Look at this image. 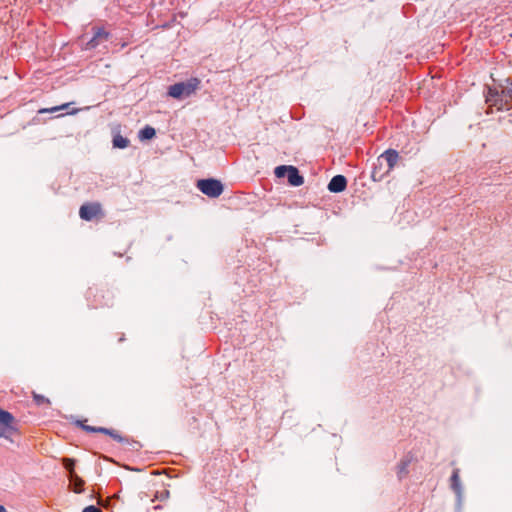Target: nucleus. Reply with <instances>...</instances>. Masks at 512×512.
Masks as SVG:
<instances>
[{"label":"nucleus","instance_id":"nucleus-1","mask_svg":"<svg viewBox=\"0 0 512 512\" xmlns=\"http://www.w3.org/2000/svg\"><path fill=\"white\" fill-rule=\"evenodd\" d=\"M200 80L191 78L186 82H179L171 85L168 89V95L175 99H181L193 94L199 87Z\"/></svg>","mask_w":512,"mask_h":512},{"label":"nucleus","instance_id":"nucleus-2","mask_svg":"<svg viewBox=\"0 0 512 512\" xmlns=\"http://www.w3.org/2000/svg\"><path fill=\"white\" fill-rule=\"evenodd\" d=\"M197 188L211 198L220 196L224 189L222 183L213 178L198 180Z\"/></svg>","mask_w":512,"mask_h":512},{"label":"nucleus","instance_id":"nucleus-3","mask_svg":"<svg viewBox=\"0 0 512 512\" xmlns=\"http://www.w3.org/2000/svg\"><path fill=\"white\" fill-rule=\"evenodd\" d=\"M275 175L279 178L287 176L288 182L292 186H300L304 183V178L294 166L281 165L275 168Z\"/></svg>","mask_w":512,"mask_h":512},{"label":"nucleus","instance_id":"nucleus-4","mask_svg":"<svg viewBox=\"0 0 512 512\" xmlns=\"http://www.w3.org/2000/svg\"><path fill=\"white\" fill-rule=\"evenodd\" d=\"M79 215L85 221L101 218L103 217L102 206L97 202L85 203L80 207Z\"/></svg>","mask_w":512,"mask_h":512},{"label":"nucleus","instance_id":"nucleus-5","mask_svg":"<svg viewBox=\"0 0 512 512\" xmlns=\"http://www.w3.org/2000/svg\"><path fill=\"white\" fill-rule=\"evenodd\" d=\"M0 428L3 431L6 439H9L11 435L17 433L14 416L10 412L3 409H0Z\"/></svg>","mask_w":512,"mask_h":512},{"label":"nucleus","instance_id":"nucleus-6","mask_svg":"<svg viewBox=\"0 0 512 512\" xmlns=\"http://www.w3.org/2000/svg\"><path fill=\"white\" fill-rule=\"evenodd\" d=\"M86 420L82 421V420H77L76 421V425L81 427L84 431L86 432H89V433H103V434H106L108 436H110L111 438H113L114 440H116L117 442H125L126 439L121 436V434H119L116 430H113V429H108V428H104V427H94V426H90V425H87L85 424Z\"/></svg>","mask_w":512,"mask_h":512},{"label":"nucleus","instance_id":"nucleus-7","mask_svg":"<svg viewBox=\"0 0 512 512\" xmlns=\"http://www.w3.org/2000/svg\"><path fill=\"white\" fill-rule=\"evenodd\" d=\"M109 32L103 28H95L93 37L86 42L85 49L92 50L109 40Z\"/></svg>","mask_w":512,"mask_h":512},{"label":"nucleus","instance_id":"nucleus-8","mask_svg":"<svg viewBox=\"0 0 512 512\" xmlns=\"http://www.w3.org/2000/svg\"><path fill=\"white\" fill-rule=\"evenodd\" d=\"M346 187L347 179L343 175L334 176L328 184V190L333 193H340L344 191Z\"/></svg>","mask_w":512,"mask_h":512},{"label":"nucleus","instance_id":"nucleus-9","mask_svg":"<svg viewBox=\"0 0 512 512\" xmlns=\"http://www.w3.org/2000/svg\"><path fill=\"white\" fill-rule=\"evenodd\" d=\"M381 157L386 160L387 165H388V171H391L398 162L399 154L396 150L389 149V150L385 151L381 155Z\"/></svg>","mask_w":512,"mask_h":512},{"label":"nucleus","instance_id":"nucleus-10","mask_svg":"<svg viewBox=\"0 0 512 512\" xmlns=\"http://www.w3.org/2000/svg\"><path fill=\"white\" fill-rule=\"evenodd\" d=\"M411 463L410 458L402 459L397 466V475L401 479L408 474V467Z\"/></svg>","mask_w":512,"mask_h":512},{"label":"nucleus","instance_id":"nucleus-11","mask_svg":"<svg viewBox=\"0 0 512 512\" xmlns=\"http://www.w3.org/2000/svg\"><path fill=\"white\" fill-rule=\"evenodd\" d=\"M156 134V131L151 126H145L139 133V137L143 140L152 139Z\"/></svg>","mask_w":512,"mask_h":512},{"label":"nucleus","instance_id":"nucleus-12","mask_svg":"<svg viewBox=\"0 0 512 512\" xmlns=\"http://www.w3.org/2000/svg\"><path fill=\"white\" fill-rule=\"evenodd\" d=\"M451 487L454 491L457 493L460 492V476H459V469H455L451 476Z\"/></svg>","mask_w":512,"mask_h":512},{"label":"nucleus","instance_id":"nucleus-13","mask_svg":"<svg viewBox=\"0 0 512 512\" xmlns=\"http://www.w3.org/2000/svg\"><path fill=\"white\" fill-rule=\"evenodd\" d=\"M129 145V140L121 135H117L113 138V146L116 148H126Z\"/></svg>","mask_w":512,"mask_h":512},{"label":"nucleus","instance_id":"nucleus-14","mask_svg":"<svg viewBox=\"0 0 512 512\" xmlns=\"http://www.w3.org/2000/svg\"><path fill=\"white\" fill-rule=\"evenodd\" d=\"M32 397L38 406L51 404V401L47 397H45L44 395L38 394L36 392H32Z\"/></svg>","mask_w":512,"mask_h":512},{"label":"nucleus","instance_id":"nucleus-15","mask_svg":"<svg viewBox=\"0 0 512 512\" xmlns=\"http://www.w3.org/2000/svg\"><path fill=\"white\" fill-rule=\"evenodd\" d=\"M70 480L74 482V492L81 493L84 481L77 474L70 477Z\"/></svg>","mask_w":512,"mask_h":512},{"label":"nucleus","instance_id":"nucleus-16","mask_svg":"<svg viewBox=\"0 0 512 512\" xmlns=\"http://www.w3.org/2000/svg\"><path fill=\"white\" fill-rule=\"evenodd\" d=\"M74 465H75V461L73 459H70V458L63 459V466L65 467L66 470L69 471L70 477H73L74 475H76L74 473Z\"/></svg>","mask_w":512,"mask_h":512},{"label":"nucleus","instance_id":"nucleus-17","mask_svg":"<svg viewBox=\"0 0 512 512\" xmlns=\"http://www.w3.org/2000/svg\"><path fill=\"white\" fill-rule=\"evenodd\" d=\"M68 106H69V103H65V104H62L60 106H55V107H52V108H42L38 112L40 114H43V113H53V112H57L59 110L66 109Z\"/></svg>","mask_w":512,"mask_h":512},{"label":"nucleus","instance_id":"nucleus-18","mask_svg":"<svg viewBox=\"0 0 512 512\" xmlns=\"http://www.w3.org/2000/svg\"><path fill=\"white\" fill-rule=\"evenodd\" d=\"M169 496H170V492H169V490H167V489H165V488H164V489H163V490H161V491H157V493H156V495H155V498H156V499H159V500H161V501H163V500L168 499V498H169Z\"/></svg>","mask_w":512,"mask_h":512},{"label":"nucleus","instance_id":"nucleus-19","mask_svg":"<svg viewBox=\"0 0 512 512\" xmlns=\"http://www.w3.org/2000/svg\"><path fill=\"white\" fill-rule=\"evenodd\" d=\"M506 83H507V86L502 91V93L505 95V97L512 100V82H510L509 80H506Z\"/></svg>","mask_w":512,"mask_h":512},{"label":"nucleus","instance_id":"nucleus-20","mask_svg":"<svg viewBox=\"0 0 512 512\" xmlns=\"http://www.w3.org/2000/svg\"><path fill=\"white\" fill-rule=\"evenodd\" d=\"M82 512H100V509L94 505H90L85 507Z\"/></svg>","mask_w":512,"mask_h":512},{"label":"nucleus","instance_id":"nucleus-21","mask_svg":"<svg viewBox=\"0 0 512 512\" xmlns=\"http://www.w3.org/2000/svg\"><path fill=\"white\" fill-rule=\"evenodd\" d=\"M0 512H6V509L4 506L0 505Z\"/></svg>","mask_w":512,"mask_h":512}]
</instances>
